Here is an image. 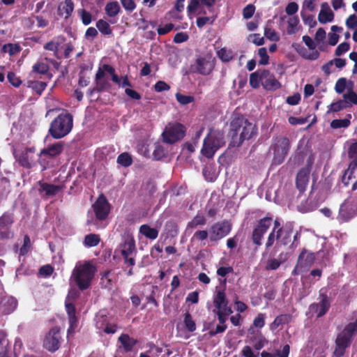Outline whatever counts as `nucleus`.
<instances>
[{
	"mask_svg": "<svg viewBox=\"0 0 357 357\" xmlns=\"http://www.w3.org/2000/svg\"><path fill=\"white\" fill-rule=\"evenodd\" d=\"M232 132V142L229 144L228 150L238 147L244 140L250 139L257 133V129L243 117H238L232 120L230 124Z\"/></svg>",
	"mask_w": 357,
	"mask_h": 357,
	"instance_id": "f257e3e1",
	"label": "nucleus"
},
{
	"mask_svg": "<svg viewBox=\"0 0 357 357\" xmlns=\"http://www.w3.org/2000/svg\"><path fill=\"white\" fill-rule=\"evenodd\" d=\"M357 334V319L347 324L339 333L335 340V348L333 353L334 357H342L348 348L350 347L354 337Z\"/></svg>",
	"mask_w": 357,
	"mask_h": 357,
	"instance_id": "f03ea898",
	"label": "nucleus"
},
{
	"mask_svg": "<svg viewBox=\"0 0 357 357\" xmlns=\"http://www.w3.org/2000/svg\"><path fill=\"white\" fill-rule=\"evenodd\" d=\"M96 268L89 261L76 266L73 270L72 278L81 291L89 289L94 278Z\"/></svg>",
	"mask_w": 357,
	"mask_h": 357,
	"instance_id": "7ed1b4c3",
	"label": "nucleus"
},
{
	"mask_svg": "<svg viewBox=\"0 0 357 357\" xmlns=\"http://www.w3.org/2000/svg\"><path fill=\"white\" fill-rule=\"evenodd\" d=\"M116 232H117L121 236V242L119 243L116 252L119 250L122 256L126 255H136L137 248L135 240L131 229L128 227L123 221H122L117 225Z\"/></svg>",
	"mask_w": 357,
	"mask_h": 357,
	"instance_id": "20e7f679",
	"label": "nucleus"
},
{
	"mask_svg": "<svg viewBox=\"0 0 357 357\" xmlns=\"http://www.w3.org/2000/svg\"><path fill=\"white\" fill-rule=\"evenodd\" d=\"M73 126V116L69 113H61L51 122L49 133L54 139H61L71 131Z\"/></svg>",
	"mask_w": 357,
	"mask_h": 357,
	"instance_id": "39448f33",
	"label": "nucleus"
},
{
	"mask_svg": "<svg viewBox=\"0 0 357 357\" xmlns=\"http://www.w3.org/2000/svg\"><path fill=\"white\" fill-rule=\"evenodd\" d=\"M186 128L180 123H169L162 133L163 142L173 144L184 138Z\"/></svg>",
	"mask_w": 357,
	"mask_h": 357,
	"instance_id": "423d86ee",
	"label": "nucleus"
},
{
	"mask_svg": "<svg viewBox=\"0 0 357 357\" xmlns=\"http://www.w3.org/2000/svg\"><path fill=\"white\" fill-rule=\"evenodd\" d=\"M273 219L271 217H264L260 219L252 230L251 239L255 245V251L262 245L264 235L268 231L271 226Z\"/></svg>",
	"mask_w": 357,
	"mask_h": 357,
	"instance_id": "0eeeda50",
	"label": "nucleus"
},
{
	"mask_svg": "<svg viewBox=\"0 0 357 357\" xmlns=\"http://www.w3.org/2000/svg\"><path fill=\"white\" fill-rule=\"evenodd\" d=\"M62 342L60 328L54 326L45 335L43 340V347L50 352H55Z\"/></svg>",
	"mask_w": 357,
	"mask_h": 357,
	"instance_id": "6e6552de",
	"label": "nucleus"
},
{
	"mask_svg": "<svg viewBox=\"0 0 357 357\" xmlns=\"http://www.w3.org/2000/svg\"><path fill=\"white\" fill-rule=\"evenodd\" d=\"M225 145L222 137L208 134L204 139L201 153L202 156H213L215 152Z\"/></svg>",
	"mask_w": 357,
	"mask_h": 357,
	"instance_id": "1a4fd4ad",
	"label": "nucleus"
},
{
	"mask_svg": "<svg viewBox=\"0 0 357 357\" xmlns=\"http://www.w3.org/2000/svg\"><path fill=\"white\" fill-rule=\"evenodd\" d=\"M319 299L318 303H313L310 305V310L316 314L317 318L324 316L331 307V300L325 288L319 290Z\"/></svg>",
	"mask_w": 357,
	"mask_h": 357,
	"instance_id": "9d476101",
	"label": "nucleus"
},
{
	"mask_svg": "<svg viewBox=\"0 0 357 357\" xmlns=\"http://www.w3.org/2000/svg\"><path fill=\"white\" fill-rule=\"evenodd\" d=\"M92 208L96 218L99 221L105 220L111 211V204L105 196L100 195L96 202L92 204Z\"/></svg>",
	"mask_w": 357,
	"mask_h": 357,
	"instance_id": "9b49d317",
	"label": "nucleus"
},
{
	"mask_svg": "<svg viewBox=\"0 0 357 357\" xmlns=\"http://www.w3.org/2000/svg\"><path fill=\"white\" fill-rule=\"evenodd\" d=\"M34 188L38 192L39 195L43 199H47L50 197L56 196L59 192L62 191L65 188V185H54L46 183L43 181H38Z\"/></svg>",
	"mask_w": 357,
	"mask_h": 357,
	"instance_id": "f8f14e48",
	"label": "nucleus"
},
{
	"mask_svg": "<svg viewBox=\"0 0 357 357\" xmlns=\"http://www.w3.org/2000/svg\"><path fill=\"white\" fill-rule=\"evenodd\" d=\"M314 163V158H308L306 165L301 169L296 177V186L300 192L303 193L305 191L307 185L309 183L310 174Z\"/></svg>",
	"mask_w": 357,
	"mask_h": 357,
	"instance_id": "ddd939ff",
	"label": "nucleus"
},
{
	"mask_svg": "<svg viewBox=\"0 0 357 357\" xmlns=\"http://www.w3.org/2000/svg\"><path fill=\"white\" fill-rule=\"evenodd\" d=\"M231 230V224L227 220L213 224L209 231L211 241H218L227 236Z\"/></svg>",
	"mask_w": 357,
	"mask_h": 357,
	"instance_id": "4468645a",
	"label": "nucleus"
},
{
	"mask_svg": "<svg viewBox=\"0 0 357 357\" xmlns=\"http://www.w3.org/2000/svg\"><path fill=\"white\" fill-rule=\"evenodd\" d=\"M14 222V218L12 213H4L0 217V238L9 239L13 237V233L10 228Z\"/></svg>",
	"mask_w": 357,
	"mask_h": 357,
	"instance_id": "2eb2a0df",
	"label": "nucleus"
},
{
	"mask_svg": "<svg viewBox=\"0 0 357 357\" xmlns=\"http://www.w3.org/2000/svg\"><path fill=\"white\" fill-rule=\"evenodd\" d=\"M261 85L264 89L267 91H276L281 88L280 82L269 70L265 69L261 70Z\"/></svg>",
	"mask_w": 357,
	"mask_h": 357,
	"instance_id": "dca6fc26",
	"label": "nucleus"
},
{
	"mask_svg": "<svg viewBox=\"0 0 357 357\" xmlns=\"http://www.w3.org/2000/svg\"><path fill=\"white\" fill-rule=\"evenodd\" d=\"M201 162L204 163L203 175L208 181H213L216 176L217 165L214 158H201Z\"/></svg>",
	"mask_w": 357,
	"mask_h": 357,
	"instance_id": "f3484780",
	"label": "nucleus"
},
{
	"mask_svg": "<svg viewBox=\"0 0 357 357\" xmlns=\"http://www.w3.org/2000/svg\"><path fill=\"white\" fill-rule=\"evenodd\" d=\"M214 59L199 57L195 61L196 72L202 75H208L214 69Z\"/></svg>",
	"mask_w": 357,
	"mask_h": 357,
	"instance_id": "a211bd4d",
	"label": "nucleus"
},
{
	"mask_svg": "<svg viewBox=\"0 0 357 357\" xmlns=\"http://www.w3.org/2000/svg\"><path fill=\"white\" fill-rule=\"evenodd\" d=\"M290 147L289 140L287 137L277 138L271 146L274 156H286Z\"/></svg>",
	"mask_w": 357,
	"mask_h": 357,
	"instance_id": "6ab92c4d",
	"label": "nucleus"
},
{
	"mask_svg": "<svg viewBox=\"0 0 357 357\" xmlns=\"http://www.w3.org/2000/svg\"><path fill=\"white\" fill-rule=\"evenodd\" d=\"M315 259L314 253L307 252V250L304 248L299 254L297 262L298 263V266H302L303 270L307 271L313 265Z\"/></svg>",
	"mask_w": 357,
	"mask_h": 357,
	"instance_id": "aec40b11",
	"label": "nucleus"
},
{
	"mask_svg": "<svg viewBox=\"0 0 357 357\" xmlns=\"http://www.w3.org/2000/svg\"><path fill=\"white\" fill-rule=\"evenodd\" d=\"M104 69L111 75L112 82L118 84L120 87H131L132 86L128 75H125L121 78H119L115 72V69L112 66L109 64H104Z\"/></svg>",
	"mask_w": 357,
	"mask_h": 357,
	"instance_id": "412c9836",
	"label": "nucleus"
},
{
	"mask_svg": "<svg viewBox=\"0 0 357 357\" xmlns=\"http://www.w3.org/2000/svg\"><path fill=\"white\" fill-rule=\"evenodd\" d=\"M216 0H190L187 12L190 15L195 13L201 6H206L210 12L213 10Z\"/></svg>",
	"mask_w": 357,
	"mask_h": 357,
	"instance_id": "4be33fe9",
	"label": "nucleus"
},
{
	"mask_svg": "<svg viewBox=\"0 0 357 357\" xmlns=\"http://www.w3.org/2000/svg\"><path fill=\"white\" fill-rule=\"evenodd\" d=\"M213 305L218 309V310H221L222 307H226L228 305L229 301L227 299L225 290L219 289L217 290L215 294L213 296Z\"/></svg>",
	"mask_w": 357,
	"mask_h": 357,
	"instance_id": "5701e85b",
	"label": "nucleus"
},
{
	"mask_svg": "<svg viewBox=\"0 0 357 357\" xmlns=\"http://www.w3.org/2000/svg\"><path fill=\"white\" fill-rule=\"evenodd\" d=\"M293 227L291 224L286 225L284 228L282 230L280 234L279 244L287 245L291 241V236L293 234Z\"/></svg>",
	"mask_w": 357,
	"mask_h": 357,
	"instance_id": "b1692460",
	"label": "nucleus"
},
{
	"mask_svg": "<svg viewBox=\"0 0 357 357\" xmlns=\"http://www.w3.org/2000/svg\"><path fill=\"white\" fill-rule=\"evenodd\" d=\"M105 72L107 71L104 69L103 64L102 67L98 68L96 74L95 81L97 85V91L98 92L102 91L107 86H109L107 82L102 80V78L105 75Z\"/></svg>",
	"mask_w": 357,
	"mask_h": 357,
	"instance_id": "393cba45",
	"label": "nucleus"
},
{
	"mask_svg": "<svg viewBox=\"0 0 357 357\" xmlns=\"http://www.w3.org/2000/svg\"><path fill=\"white\" fill-rule=\"evenodd\" d=\"M118 340L126 352L132 351L134 347L137 343V340L130 337L128 334H122L119 336Z\"/></svg>",
	"mask_w": 357,
	"mask_h": 357,
	"instance_id": "a878e982",
	"label": "nucleus"
},
{
	"mask_svg": "<svg viewBox=\"0 0 357 357\" xmlns=\"http://www.w3.org/2000/svg\"><path fill=\"white\" fill-rule=\"evenodd\" d=\"M74 10V3L73 0H65L64 3L59 6L58 13L61 16H63L65 19H68L72 15Z\"/></svg>",
	"mask_w": 357,
	"mask_h": 357,
	"instance_id": "bb28decb",
	"label": "nucleus"
},
{
	"mask_svg": "<svg viewBox=\"0 0 357 357\" xmlns=\"http://www.w3.org/2000/svg\"><path fill=\"white\" fill-rule=\"evenodd\" d=\"M63 148V144L61 142L55 143L50 145L47 148L41 150L40 155H45L46 156H56L61 153Z\"/></svg>",
	"mask_w": 357,
	"mask_h": 357,
	"instance_id": "cd10ccee",
	"label": "nucleus"
},
{
	"mask_svg": "<svg viewBox=\"0 0 357 357\" xmlns=\"http://www.w3.org/2000/svg\"><path fill=\"white\" fill-rule=\"evenodd\" d=\"M250 342L252 344L254 349L256 350L261 349L265 344L268 343V340L261 332L251 336L250 337Z\"/></svg>",
	"mask_w": 357,
	"mask_h": 357,
	"instance_id": "c85d7f7f",
	"label": "nucleus"
},
{
	"mask_svg": "<svg viewBox=\"0 0 357 357\" xmlns=\"http://www.w3.org/2000/svg\"><path fill=\"white\" fill-rule=\"evenodd\" d=\"M325 6L327 7L328 10H324V9H321L318 15L319 22L321 24L332 22L334 18V14L329 8L327 3H324L322 4V8H324Z\"/></svg>",
	"mask_w": 357,
	"mask_h": 357,
	"instance_id": "c756f323",
	"label": "nucleus"
},
{
	"mask_svg": "<svg viewBox=\"0 0 357 357\" xmlns=\"http://www.w3.org/2000/svg\"><path fill=\"white\" fill-rule=\"evenodd\" d=\"M105 10L108 17H114L120 13L121 7L117 1H109L106 4Z\"/></svg>",
	"mask_w": 357,
	"mask_h": 357,
	"instance_id": "7c9ffc66",
	"label": "nucleus"
},
{
	"mask_svg": "<svg viewBox=\"0 0 357 357\" xmlns=\"http://www.w3.org/2000/svg\"><path fill=\"white\" fill-rule=\"evenodd\" d=\"M349 108L347 107V103L346 101L342 100H339L336 102H332L331 105L328 106V109L326 111L327 114L330 113H337L340 111H342L344 109Z\"/></svg>",
	"mask_w": 357,
	"mask_h": 357,
	"instance_id": "2f4dec72",
	"label": "nucleus"
},
{
	"mask_svg": "<svg viewBox=\"0 0 357 357\" xmlns=\"http://www.w3.org/2000/svg\"><path fill=\"white\" fill-rule=\"evenodd\" d=\"M139 232L151 240L155 239L158 236V231L147 225H142L139 228Z\"/></svg>",
	"mask_w": 357,
	"mask_h": 357,
	"instance_id": "473e14b6",
	"label": "nucleus"
},
{
	"mask_svg": "<svg viewBox=\"0 0 357 357\" xmlns=\"http://www.w3.org/2000/svg\"><path fill=\"white\" fill-rule=\"evenodd\" d=\"M351 114H348L344 119H334L331 123V127L333 129L348 128L351 124Z\"/></svg>",
	"mask_w": 357,
	"mask_h": 357,
	"instance_id": "72a5a7b5",
	"label": "nucleus"
},
{
	"mask_svg": "<svg viewBox=\"0 0 357 357\" xmlns=\"http://www.w3.org/2000/svg\"><path fill=\"white\" fill-rule=\"evenodd\" d=\"M261 70L252 73L250 75V85L253 89H258L262 82Z\"/></svg>",
	"mask_w": 357,
	"mask_h": 357,
	"instance_id": "f704fd0d",
	"label": "nucleus"
},
{
	"mask_svg": "<svg viewBox=\"0 0 357 357\" xmlns=\"http://www.w3.org/2000/svg\"><path fill=\"white\" fill-rule=\"evenodd\" d=\"M22 48L17 43H7L1 47V52L8 53L10 56H13L21 51Z\"/></svg>",
	"mask_w": 357,
	"mask_h": 357,
	"instance_id": "c9c22d12",
	"label": "nucleus"
},
{
	"mask_svg": "<svg viewBox=\"0 0 357 357\" xmlns=\"http://www.w3.org/2000/svg\"><path fill=\"white\" fill-rule=\"evenodd\" d=\"M100 238L96 234H89L84 237V244L86 247H95L99 244Z\"/></svg>",
	"mask_w": 357,
	"mask_h": 357,
	"instance_id": "e433bc0d",
	"label": "nucleus"
},
{
	"mask_svg": "<svg viewBox=\"0 0 357 357\" xmlns=\"http://www.w3.org/2000/svg\"><path fill=\"white\" fill-rule=\"evenodd\" d=\"M289 315L280 314L277 316L274 321L270 325V329L272 331H275L280 325L284 324L289 321Z\"/></svg>",
	"mask_w": 357,
	"mask_h": 357,
	"instance_id": "4c0bfd02",
	"label": "nucleus"
},
{
	"mask_svg": "<svg viewBox=\"0 0 357 357\" xmlns=\"http://www.w3.org/2000/svg\"><path fill=\"white\" fill-rule=\"evenodd\" d=\"M343 100L347 102L348 107H351L353 105H357V93L350 89L343 94Z\"/></svg>",
	"mask_w": 357,
	"mask_h": 357,
	"instance_id": "58836bf2",
	"label": "nucleus"
},
{
	"mask_svg": "<svg viewBox=\"0 0 357 357\" xmlns=\"http://www.w3.org/2000/svg\"><path fill=\"white\" fill-rule=\"evenodd\" d=\"M280 236V234L278 233L277 230H271L268 236L267 241L265 244L266 249L268 250L274 245L275 243H276L277 245H279Z\"/></svg>",
	"mask_w": 357,
	"mask_h": 357,
	"instance_id": "ea45409f",
	"label": "nucleus"
},
{
	"mask_svg": "<svg viewBox=\"0 0 357 357\" xmlns=\"http://www.w3.org/2000/svg\"><path fill=\"white\" fill-rule=\"evenodd\" d=\"M96 27L102 34L110 35L112 33V30L109 23L103 20H99L96 22Z\"/></svg>",
	"mask_w": 357,
	"mask_h": 357,
	"instance_id": "a19ab883",
	"label": "nucleus"
},
{
	"mask_svg": "<svg viewBox=\"0 0 357 357\" xmlns=\"http://www.w3.org/2000/svg\"><path fill=\"white\" fill-rule=\"evenodd\" d=\"M28 87L33 89L38 94L40 95L47 86V83L40 81H30L28 82Z\"/></svg>",
	"mask_w": 357,
	"mask_h": 357,
	"instance_id": "79ce46f5",
	"label": "nucleus"
},
{
	"mask_svg": "<svg viewBox=\"0 0 357 357\" xmlns=\"http://www.w3.org/2000/svg\"><path fill=\"white\" fill-rule=\"evenodd\" d=\"M49 70V66L43 62H37L32 67V73L45 75Z\"/></svg>",
	"mask_w": 357,
	"mask_h": 357,
	"instance_id": "37998d69",
	"label": "nucleus"
},
{
	"mask_svg": "<svg viewBox=\"0 0 357 357\" xmlns=\"http://www.w3.org/2000/svg\"><path fill=\"white\" fill-rule=\"evenodd\" d=\"M206 223V219L203 215L197 214L190 222L188 224V228H195L197 226L204 225Z\"/></svg>",
	"mask_w": 357,
	"mask_h": 357,
	"instance_id": "c03bdc74",
	"label": "nucleus"
},
{
	"mask_svg": "<svg viewBox=\"0 0 357 357\" xmlns=\"http://www.w3.org/2000/svg\"><path fill=\"white\" fill-rule=\"evenodd\" d=\"M184 325L185 329L188 332H194L196 330V324L191 314L189 312H186L184 317Z\"/></svg>",
	"mask_w": 357,
	"mask_h": 357,
	"instance_id": "a18cd8bd",
	"label": "nucleus"
},
{
	"mask_svg": "<svg viewBox=\"0 0 357 357\" xmlns=\"http://www.w3.org/2000/svg\"><path fill=\"white\" fill-rule=\"evenodd\" d=\"M217 18L216 15L211 17H199L197 18L196 24L198 28L202 29L207 23L213 24Z\"/></svg>",
	"mask_w": 357,
	"mask_h": 357,
	"instance_id": "49530a36",
	"label": "nucleus"
},
{
	"mask_svg": "<svg viewBox=\"0 0 357 357\" xmlns=\"http://www.w3.org/2000/svg\"><path fill=\"white\" fill-rule=\"evenodd\" d=\"M3 305L6 307L3 312L6 314H9L17 307V301L14 298L10 297L4 301Z\"/></svg>",
	"mask_w": 357,
	"mask_h": 357,
	"instance_id": "de8ad7c7",
	"label": "nucleus"
},
{
	"mask_svg": "<svg viewBox=\"0 0 357 357\" xmlns=\"http://www.w3.org/2000/svg\"><path fill=\"white\" fill-rule=\"evenodd\" d=\"M298 52L303 58L311 61L317 59L320 55L319 52L317 50H314L312 53H308L307 50L304 47H302L300 51L298 50Z\"/></svg>",
	"mask_w": 357,
	"mask_h": 357,
	"instance_id": "09e8293b",
	"label": "nucleus"
},
{
	"mask_svg": "<svg viewBox=\"0 0 357 357\" xmlns=\"http://www.w3.org/2000/svg\"><path fill=\"white\" fill-rule=\"evenodd\" d=\"M298 23L299 20L297 17H293L289 19L287 29V31L289 35L294 34L297 31L296 26Z\"/></svg>",
	"mask_w": 357,
	"mask_h": 357,
	"instance_id": "8fccbe9b",
	"label": "nucleus"
},
{
	"mask_svg": "<svg viewBox=\"0 0 357 357\" xmlns=\"http://www.w3.org/2000/svg\"><path fill=\"white\" fill-rule=\"evenodd\" d=\"M175 96L178 102L182 105H186L195 100V98L192 96H186L180 93H176Z\"/></svg>",
	"mask_w": 357,
	"mask_h": 357,
	"instance_id": "3c124183",
	"label": "nucleus"
},
{
	"mask_svg": "<svg viewBox=\"0 0 357 357\" xmlns=\"http://www.w3.org/2000/svg\"><path fill=\"white\" fill-rule=\"evenodd\" d=\"M264 36L271 41L277 42L280 40L278 33L273 29L267 26L264 28Z\"/></svg>",
	"mask_w": 357,
	"mask_h": 357,
	"instance_id": "603ef678",
	"label": "nucleus"
},
{
	"mask_svg": "<svg viewBox=\"0 0 357 357\" xmlns=\"http://www.w3.org/2000/svg\"><path fill=\"white\" fill-rule=\"evenodd\" d=\"M217 55L224 62H228L233 58L232 52L225 48H221L218 50Z\"/></svg>",
	"mask_w": 357,
	"mask_h": 357,
	"instance_id": "864d4df0",
	"label": "nucleus"
},
{
	"mask_svg": "<svg viewBox=\"0 0 357 357\" xmlns=\"http://www.w3.org/2000/svg\"><path fill=\"white\" fill-rule=\"evenodd\" d=\"M31 248V243L30 238L28 235H25L24 237L23 245L20 250V255L24 256L26 255Z\"/></svg>",
	"mask_w": 357,
	"mask_h": 357,
	"instance_id": "5fc2aeb1",
	"label": "nucleus"
},
{
	"mask_svg": "<svg viewBox=\"0 0 357 357\" xmlns=\"http://www.w3.org/2000/svg\"><path fill=\"white\" fill-rule=\"evenodd\" d=\"M7 79L10 84L14 87H19L22 83L21 79L17 77L14 72L12 71L8 73Z\"/></svg>",
	"mask_w": 357,
	"mask_h": 357,
	"instance_id": "6e6d98bb",
	"label": "nucleus"
},
{
	"mask_svg": "<svg viewBox=\"0 0 357 357\" xmlns=\"http://www.w3.org/2000/svg\"><path fill=\"white\" fill-rule=\"evenodd\" d=\"M258 54L261 58L259 61V65L266 66L268 64L269 56L268 55L266 49L265 47L259 48L258 50Z\"/></svg>",
	"mask_w": 357,
	"mask_h": 357,
	"instance_id": "4d7b16f0",
	"label": "nucleus"
},
{
	"mask_svg": "<svg viewBox=\"0 0 357 357\" xmlns=\"http://www.w3.org/2000/svg\"><path fill=\"white\" fill-rule=\"evenodd\" d=\"M347 87V79L341 77L337 79L335 85V90L336 93L340 94L344 92Z\"/></svg>",
	"mask_w": 357,
	"mask_h": 357,
	"instance_id": "13d9d810",
	"label": "nucleus"
},
{
	"mask_svg": "<svg viewBox=\"0 0 357 357\" xmlns=\"http://www.w3.org/2000/svg\"><path fill=\"white\" fill-rule=\"evenodd\" d=\"M8 345V340L6 334L0 331V357L6 353V347Z\"/></svg>",
	"mask_w": 357,
	"mask_h": 357,
	"instance_id": "bf43d9fd",
	"label": "nucleus"
},
{
	"mask_svg": "<svg viewBox=\"0 0 357 357\" xmlns=\"http://www.w3.org/2000/svg\"><path fill=\"white\" fill-rule=\"evenodd\" d=\"M350 48V45L348 43L344 42L340 43L336 48L335 54L337 56H340L349 51Z\"/></svg>",
	"mask_w": 357,
	"mask_h": 357,
	"instance_id": "052dcab7",
	"label": "nucleus"
},
{
	"mask_svg": "<svg viewBox=\"0 0 357 357\" xmlns=\"http://www.w3.org/2000/svg\"><path fill=\"white\" fill-rule=\"evenodd\" d=\"M255 11V6L253 4H248L243 9V16L245 19L252 17Z\"/></svg>",
	"mask_w": 357,
	"mask_h": 357,
	"instance_id": "680f3d73",
	"label": "nucleus"
},
{
	"mask_svg": "<svg viewBox=\"0 0 357 357\" xmlns=\"http://www.w3.org/2000/svg\"><path fill=\"white\" fill-rule=\"evenodd\" d=\"M153 88L156 92L160 93L165 91H169L170 89V86L165 82L160 80L155 84Z\"/></svg>",
	"mask_w": 357,
	"mask_h": 357,
	"instance_id": "e2e57ef3",
	"label": "nucleus"
},
{
	"mask_svg": "<svg viewBox=\"0 0 357 357\" xmlns=\"http://www.w3.org/2000/svg\"><path fill=\"white\" fill-rule=\"evenodd\" d=\"M265 325V314L259 313L253 321V326L256 328H261Z\"/></svg>",
	"mask_w": 357,
	"mask_h": 357,
	"instance_id": "0e129e2a",
	"label": "nucleus"
},
{
	"mask_svg": "<svg viewBox=\"0 0 357 357\" xmlns=\"http://www.w3.org/2000/svg\"><path fill=\"white\" fill-rule=\"evenodd\" d=\"M80 17L83 24L86 26L89 25L92 21L91 14L84 9L81 10Z\"/></svg>",
	"mask_w": 357,
	"mask_h": 357,
	"instance_id": "69168bd1",
	"label": "nucleus"
},
{
	"mask_svg": "<svg viewBox=\"0 0 357 357\" xmlns=\"http://www.w3.org/2000/svg\"><path fill=\"white\" fill-rule=\"evenodd\" d=\"M120 1L123 8L128 12H132L136 8L134 0H120Z\"/></svg>",
	"mask_w": 357,
	"mask_h": 357,
	"instance_id": "338daca9",
	"label": "nucleus"
},
{
	"mask_svg": "<svg viewBox=\"0 0 357 357\" xmlns=\"http://www.w3.org/2000/svg\"><path fill=\"white\" fill-rule=\"evenodd\" d=\"M346 25L349 29H355L357 26V16L352 14L346 20Z\"/></svg>",
	"mask_w": 357,
	"mask_h": 357,
	"instance_id": "774afa93",
	"label": "nucleus"
}]
</instances>
